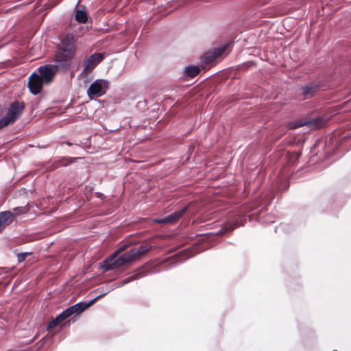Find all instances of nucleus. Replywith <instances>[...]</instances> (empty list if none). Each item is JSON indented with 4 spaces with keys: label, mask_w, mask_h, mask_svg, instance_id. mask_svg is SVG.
Returning a JSON list of instances; mask_svg holds the SVG:
<instances>
[{
    "label": "nucleus",
    "mask_w": 351,
    "mask_h": 351,
    "mask_svg": "<svg viewBox=\"0 0 351 351\" xmlns=\"http://www.w3.org/2000/svg\"><path fill=\"white\" fill-rule=\"evenodd\" d=\"M151 248L152 245H141L137 247L130 249L117 257L121 252V250H118L106 258L101 264V267L104 271L112 270L117 267L136 261Z\"/></svg>",
    "instance_id": "obj_1"
},
{
    "label": "nucleus",
    "mask_w": 351,
    "mask_h": 351,
    "mask_svg": "<svg viewBox=\"0 0 351 351\" xmlns=\"http://www.w3.org/2000/svg\"><path fill=\"white\" fill-rule=\"evenodd\" d=\"M75 56L72 55V52L69 53L58 51L53 56V64L58 71H66L71 64V60Z\"/></svg>",
    "instance_id": "obj_2"
},
{
    "label": "nucleus",
    "mask_w": 351,
    "mask_h": 351,
    "mask_svg": "<svg viewBox=\"0 0 351 351\" xmlns=\"http://www.w3.org/2000/svg\"><path fill=\"white\" fill-rule=\"evenodd\" d=\"M109 87V81L106 79H97L87 89V95L90 99L94 97H100L106 93Z\"/></svg>",
    "instance_id": "obj_3"
},
{
    "label": "nucleus",
    "mask_w": 351,
    "mask_h": 351,
    "mask_svg": "<svg viewBox=\"0 0 351 351\" xmlns=\"http://www.w3.org/2000/svg\"><path fill=\"white\" fill-rule=\"evenodd\" d=\"M60 43L58 46V51L69 53L72 52L75 56L76 52L75 36L72 33H68L60 38Z\"/></svg>",
    "instance_id": "obj_4"
},
{
    "label": "nucleus",
    "mask_w": 351,
    "mask_h": 351,
    "mask_svg": "<svg viewBox=\"0 0 351 351\" xmlns=\"http://www.w3.org/2000/svg\"><path fill=\"white\" fill-rule=\"evenodd\" d=\"M229 44L223 45L219 47L214 48L204 53L201 57L200 61L202 64L207 66L214 63L228 49Z\"/></svg>",
    "instance_id": "obj_5"
},
{
    "label": "nucleus",
    "mask_w": 351,
    "mask_h": 351,
    "mask_svg": "<svg viewBox=\"0 0 351 351\" xmlns=\"http://www.w3.org/2000/svg\"><path fill=\"white\" fill-rule=\"evenodd\" d=\"M36 71L38 76L45 84H50L53 80L56 74L58 72L51 64L40 66Z\"/></svg>",
    "instance_id": "obj_6"
},
{
    "label": "nucleus",
    "mask_w": 351,
    "mask_h": 351,
    "mask_svg": "<svg viewBox=\"0 0 351 351\" xmlns=\"http://www.w3.org/2000/svg\"><path fill=\"white\" fill-rule=\"evenodd\" d=\"M44 84L45 83L38 76L36 71L32 73L28 78L27 86L29 92L34 95L41 92Z\"/></svg>",
    "instance_id": "obj_7"
},
{
    "label": "nucleus",
    "mask_w": 351,
    "mask_h": 351,
    "mask_svg": "<svg viewBox=\"0 0 351 351\" xmlns=\"http://www.w3.org/2000/svg\"><path fill=\"white\" fill-rule=\"evenodd\" d=\"M320 84L316 82H311L303 85L301 88V93L304 99L313 97L315 93L319 90Z\"/></svg>",
    "instance_id": "obj_8"
},
{
    "label": "nucleus",
    "mask_w": 351,
    "mask_h": 351,
    "mask_svg": "<svg viewBox=\"0 0 351 351\" xmlns=\"http://www.w3.org/2000/svg\"><path fill=\"white\" fill-rule=\"evenodd\" d=\"M25 108L23 101H15L11 103L7 114L14 121H16L21 116Z\"/></svg>",
    "instance_id": "obj_9"
},
{
    "label": "nucleus",
    "mask_w": 351,
    "mask_h": 351,
    "mask_svg": "<svg viewBox=\"0 0 351 351\" xmlns=\"http://www.w3.org/2000/svg\"><path fill=\"white\" fill-rule=\"evenodd\" d=\"M104 58L102 53H95L90 55L86 60L84 62L85 65L84 69L82 74L85 71H92L97 64H99Z\"/></svg>",
    "instance_id": "obj_10"
},
{
    "label": "nucleus",
    "mask_w": 351,
    "mask_h": 351,
    "mask_svg": "<svg viewBox=\"0 0 351 351\" xmlns=\"http://www.w3.org/2000/svg\"><path fill=\"white\" fill-rule=\"evenodd\" d=\"M188 207L184 206L181 209L164 217L165 223H173L178 221L187 210Z\"/></svg>",
    "instance_id": "obj_11"
},
{
    "label": "nucleus",
    "mask_w": 351,
    "mask_h": 351,
    "mask_svg": "<svg viewBox=\"0 0 351 351\" xmlns=\"http://www.w3.org/2000/svg\"><path fill=\"white\" fill-rule=\"evenodd\" d=\"M13 219V214L10 210H5L0 213V232L6 226L10 224Z\"/></svg>",
    "instance_id": "obj_12"
},
{
    "label": "nucleus",
    "mask_w": 351,
    "mask_h": 351,
    "mask_svg": "<svg viewBox=\"0 0 351 351\" xmlns=\"http://www.w3.org/2000/svg\"><path fill=\"white\" fill-rule=\"evenodd\" d=\"M274 198L272 191H267L265 194H263L258 202V206L261 207V209L266 208L269 205Z\"/></svg>",
    "instance_id": "obj_13"
},
{
    "label": "nucleus",
    "mask_w": 351,
    "mask_h": 351,
    "mask_svg": "<svg viewBox=\"0 0 351 351\" xmlns=\"http://www.w3.org/2000/svg\"><path fill=\"white\" fill-rule=\"evenodd\" d=\"M30 210V207L29 206V204H26L24 206H19L15 207L12 209V214H13V219H15L17 216H21L22 215L27 213Z\"/></svg>",
    "instance_id": "obj_14"
},
{
    "label": "nucleus",
    "mask_w": 351,
    "mask_h": 351,
    "mask_svg": "<svg viewBox=\"0 0 351 351\" xmlns=\"http://www.w3.org/2000/svg\"><path fill=\"white\" fill-rule=\"evenodd\" d=\"M319 120V119L316 118V119H310V120H308L306 121H300L295 122L294 123H293V125L291 127L293 128H298L302 127L303 125H308V126L311 127V126L316 125L317 122Z\"/></svg>",
    "instance_id": "obj_15"
},
{
    "label": "nucleus",
    "mask_w": 351,
    "mask_h": 351,
    "mask_svg": "<svg viewBox=\"0 0 351 351\" xmlns=\"http://www.w3.org/2000/svg\"><path fill=\"white\" fill-rule=\"evenodd\" d=\"M75 19L78 23H85L88 20V15L84 10H77L75 11Z\"/></svg>",
    "instance_id": "obj_16"
},
{
    "label": "nucleus",
    "mask_w": 351,
    "mask_h": 351,
    "mask_svg": "<svg viewBox=\"0 0 351 351\" xmlns=\"http://www.w3.org/2000/svg\"><path fill=\"white\" fill-rule=\"evenodd\" d=\"M184 71L188 76L193 77L199 73L200 68L199 66L189 65L185 68Z\"/></svg>",
    "instance_id": "obj_17"
},
{
    "label": "nucleus",
    "mask_w": 351,
    "mask_h": 351,
    "mask_svg": "<svg viewBox=\"0 0 351 351\" xmlns=\"http://www.w3.org/2000/svg\"><path fill=\"white\" fill-rule=\"evenodd\" d=\"M75 315H78L86 309L84 302H79L71 306Z\"/></svg>",
    "instance_id": "obj_18"
},
{
    "label": "nucleus",
    "mask_w": 351,
    "mask_h": 351,
    "mask_svg": "<svg viewBox=\"0 0 351 351\" xmlns=\"http://www.w3.org/2000/svg\"><path fill=\"white\" fill-rule=\"evenodd\" d=\"M14 122L15 121L7 114L6 116L0 119V129Z\"/></svg>",
    "instance_id": "obj_19"
},
{
    "label": "nucleus",
    "mask_w": 351,
    "mask_h": 351,
    "mask_svg": "<svg viewBox=\"0 0 351 351\" xmlns=\"http://www.w3.org/2000/svg\"><path fill=\"white\" fill-rule=\"evenodd\" d=\"M75 162L74 158H69V157H63L61 158L58 160V164L56 166V167L60 166H66L69 164H71Z\"/></svg>",
    "instance_id": "obj_20"
},
{
    "label": "nucleus",
    "mask_w": 351,
    "mask_h": 351,
    "mask_svg": "<svg viewBox=\"0 0 351 351\" xmlns=\"http://www.w3.org/2000/svg\"><path fill=\"white\" fill-rule=\"evenodd\" d=\"M241 224H234V225H232V224H226L219 232H224V233H226V232H230L231 231H232L233 230H234L237 227H238L239 226H240Z\"/></svg>",
    "instance_id": "obj_21"
},
{
    "label": "nucleus",
    "mask_w": 351,
    "mask_h": 351,
    "mask_svg": "<svg viewBox=\"0 0 351 351\" xmlns=\"http://www.w3.org/2000/svg\"><path fill=\"white\" fill-rule=\"evenodd\" d=\"M138 277H139V275L138 276H129L126 278H125L123 281H121V282H120V284H119L117 287H123L124 285H125L126 284L134 280H136V279H138Z\"/></svg>",
    "instance_id": "obj_22"
},
{
    "label": "nucleus",
    "mask_w": 351,
    "mask_h": 351,
    "mask_svg": "<svg viewBox=\"0 0 351 351\" xmlns=\"http://www.w3.org/2000/svg\"><path fill=\"white\" fill-rule=\"evenodd\" d=\"M148 272L145 270V267H141L134 271V274L132 276H138V279L147 276Z\"/></svg>",
    "instance_id": "obj_23"
},
{
    "label": "nucleus",
    "mask_w": 351,
    "mask_h": 351,
    "mask_svg": "<svg viewBox=\"0 0 351 351\" xmlns=\"http://www.w3.org/2000/svg\"><path fill=\"white\" fill-rule=\"evenodd\" d=\"M59 323H60V322L58 320V319L57 317L53 319L49 323V324L47 325L46 329L47 330L51 329L52 328H53L54 326H56L57 324H58Z\"/></svg>",
    "instance_id": "obj_24"
},
{
    "label": "nucleus",
    "mask_w": 351,
    "mask_h": 351,
    "mask_svg": "<svg viewBox=\"0 0 351 351\" xmlns=\"http://www.w3.org/2000/svg\"><path fill=\"white\" fill-rule=\"evenodd\" d=\"M263 222L266 223H271L275 222V217L271 215H267L264 217Z\"/></svg>",
    "instance_id": "obj_25"
},
{
    "label": "nucleus",
    "mask_w": 351,
    "mask_h": 351,
    "mask_svg": "<svg viewBox=\"0 0 351 351\" xmlns=\"http://www.w3.org/2000/svg\"><path fill=\"white\" fill-rule=\"evenodd\" d=\"M29 254H30V253H29V252H21V253H19L17 255L18 261L19 263L23 262L25 260L26 256L29 255Z\"/></svg>",
    "instance_id": "obj_26"
},
{
    "label": "nucleus",
    "mask_w": 351,
    "mask_h": 351,
    "mask_svg": "<svg viewBox=\"0 0 351 351\" xmlns=\"http://www.w3.org/2000/svg\"><path fill=\"white\" fill-rule=\"evenodd\" d=\"M64 312L65 315H66L68 317H69L70 316H71L73 314H75V313H74V311H73V310L72 309V307H71V306H70V307L67 308L66 309H65V310L64 311Z\"/></svg>",
    "instance_id": "obj_27"
},
{
    "label": "nucleus",
    "mask_w": 351,
    "mask_h": 351,
    "mask_svg": "<svg viewBox=\"0 0 351 351\" xmlns=\"http://www.w3.org/2000/svg\"><path fill=\"white\" fill-rule=\"evenodd\" d=\"M56 317L58 319V320L61 322L68 318V317L65 315L64 311L60 313L58 315L56 316Z\"/></svg>",
    "instance_id": "obj_28"
},
{
    "label": "nucleus",
    "mask_w": 351,
    "mask_h": 351,
    "mask_svg": "<svg viewBox=\"0 0 351 351\" xmlns=\"http://www.w3.org/2000/svg\"><path fill=\"white\" fill-rule=\"evenodd\" d=\"M96 302L95 298L90 300L89 302H84L86 308L93 305Z\"/></svg>",
    "instance_id": "obj_29"
},
{
    "label": "nucleus",
    "mask_w": 351,
    "mask_h": 351,
    "mask_svg": "<svg viewBox=\"0 0 351 351\" xmlns=\"http://www.w3.org/2000/svg\"><path fill=\"white\" fill-rule=\"evenodd\" d=\"M154 222L156 223H165L164 217L155 219Z\"/></svg>",
    "instance_id": "obj_30"
},
{
    "label": "nucleus",
    "mask_w": 351,
    "mask_h": 351,
    "mask_svg": "<svg viewBox=\"0 0 351 351\" xmlns=\"http://www.w3.org/2000/svg\"><path fill=\"white\" fill-rule=\"evenodd\" d=\"M106 294H107V292L100 294L98 296L95 297V299L96 300V301H97L99 299H100L101 298H102L103 296H104Z\"/></svg>",
    "instance_id": "obj_31"
},
{
    "label": "nucleus",
    "mask_w": 351,
    "mask_h": 351,
    "mask_svg": "<svg viewBox=\"0 0 351 351\" xmlns=\"http://www.w3.org/2000/svg\"><path fill=\"white\" fill-rule=\"evenodd\" d=\"M189 257H190V256H189V253H187V254L185 256V257H184V258H182V259L180 260V261H181V262H182L183 261H184V260H186V259L189 258Z\"/></svg>",
    "instance_id": "obj_32"
},
{
    "label": "nucleus",
    "mask_w": 351,
    "mask_h": 351,
    "mask_svg": "<svg viewBox=\"0 0 351 351\" xmlns=\"http://www.w3.org/2000/svg\"><path fill=\"white\" fill-rule=\"evenodd\" d=\"M66 144L68 145H72V143H69V142H66Z\"/></svg>",
    "instance_id": "obj_33"
},
{
    "label": "nucleus",
    "mask_w": 351,
    "mask_h": 351,
    "mask_svg": "<svg viewBox=\"0 0 351 351\" xmlns=\"http://www.w3.org/2000/svg\"><path fill=\"white\" fill-rule=\"evenodd\" d=\"M333 351H335V350H333Z\"/></svg>",
    "instance_id": "obj_34"
}]
</instances>
